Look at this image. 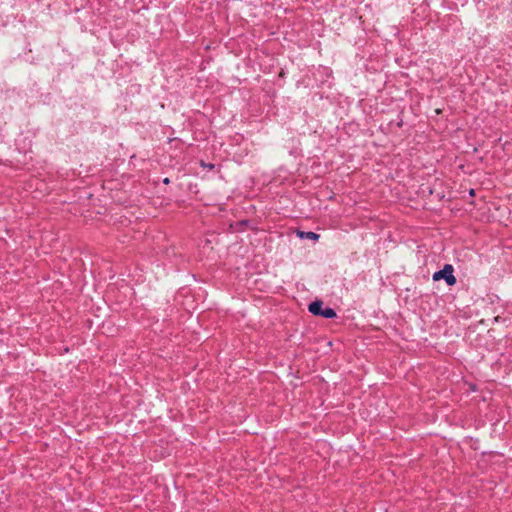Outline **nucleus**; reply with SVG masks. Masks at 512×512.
<instances>
[{
  "mask_svg": "<svg viewBox=\"0 0 512 512\" xmlns=\"http://www.w3.org/2000/svg\"><path fill=\"white\" fill-rule=\"evenodd\" d=\"M308 311L314 316H320L325 319H334L337 317L336 311L331 307H324V303L320 299L312 301L308 305Z\"/></svg>",
  "mask_w": 512,
  "mask_h": 512,
  "instance_id": "obj_1",
  "label": "nucleus"
},
{
  "mask_svg": "<svg viewBox=\"0 0 512 512\" xmlns=\"http://www.w3.org/2000/svg\"><path fill=\"white\" fill-rule=\"evenodd\" d=\"M396 125H397L398 128H402V126H403V119L400 118L399 121H397Z\"/></svg>",
  "mask_w": 512,
  "mask_h": 512,
  "instance_id": "obj_8",
  "label": "nucleus"
},
{
  "mask_svg": "<svg viewBox=\"0 0 512 512\" xmlns=\"http://www.w3.org/2000/svg\"><path fill=\"white\" fill-rule=\"evenodd\" d=\"M200 166L208 168L209 170H213L215 168V165L213 163H206L203 160L200 161Z\"/></svg>",
  "mask_w": 512,
  "mask_h": 512,
  "instance_id": "obj_6",
  "label": "nucleus"
},
{
  "mask_svg": "<svg viewBox=\"0 0 512 512\" xmlns=\"http://www.w3.org/2000/svg\"><path fill=\"white\" fill-rule=\"evenodd\" d=\"M296 235L299 239H309L314 242L318 241L320 238V235L313 231H303V230H296Z\"/></svg>",
  "mask_w": 512,
  "mask_h": 512,
  "instance_id": "obj_3",
  "label": "nucleus"
},
{
  "mask_svg": "<svg viewBox=\"0 0 512 512\" xmlns=\"http://www.w3.org/2000/svg\"><path fill=\"white\" fill-rule=\"evenodd\" d=\"M164 184H169L170 183V179L169 178H164L163 181H162Z\"/></svg>",
  "mask_w": 512,
  "mask_h": 512,
  "instance_id": "obj_9",
  "label": "nucleus"
},
{
  "mask_svg": "<svg viewBox=\"0 0 512 512\" xmlns=\"http://www.w3.org/2000/svg\"><path fill=\"white\" fill-rule=\"evenodd\" d=\"M469 195L470 196H475V190L474 189H470L469 190Z\"/></svg>",
  "mask_w": 512,
  "mask_h": 512,
  "instance_id": "obj_10",
  "label": "nucleus"
},
{
  "mask_svg": "<svg viewBox=\"0 0 512 512\" xmlns=\"http://www.w3.org/2000/svg\"><path fill=\"white\" fill-rule=\"evenodd\" d=\"M251 221L248 219L239 220L235 223L234 228L237 232H243L246 227L250 226Z\"/></svg>",
  "mask_w": 512,
  "mask_h": 512,
  "instance_id": "obj_5",
  "label": "nucleus"
},
{
  "mask_svg": "<svg viewBox=\"0 0 512 512\" xmlns=\"http://www.w3.org/2000/svg\"><path fill=\"white\" fill-rule=\"evenodd\" d=\"M436 186L441 187V184L435 182V184L433 186L424 187V185H422L420 188V193L422 194L423 197H428V196L434 197V193L436 192Z\"/></svg>",
  "mask_w": 512,
  "mask_h": 512,
  "instance_id": "obj_4",
  "label": "nucleus"
},
{
  "mask_svg": "<svg viewBox=\"0 0 512 512\" xmlns=\"http://www.w3.org/2000/svg\"><path fill=\"white\" fill-rule=\"evenodd\" d=\"M434 198L437 200V201H441L443 198H444V194L443 192H438L436 190V192L434 193Z\"/></svg>",
  "mask_w": 512,
  "mask_h": 512,
  "instance_id": "obj_7",
  "label": "nucleus"
},
{
  "mask_svg": "<svg viewBox=\"0 0 512 512\" xmlns=\"http://www.w3.org/2000/svg\"><path fill=\"white\" fill-rule=\"evenodd\" d=\"M432 280L435 282L444 280L448 286H454L457 283V278L454 275L453 265L445 264L441 270L433 273Z\"/></svg>",
  "mask_w": 512,
  "mask_h": 512,
  "instance_id": "obj_2",
  "label": "nucleus"
}]
</instances>
